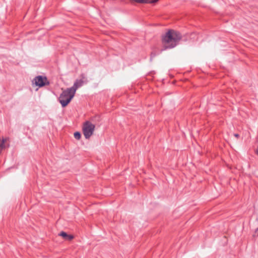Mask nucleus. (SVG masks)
Returning <instances> with one entry per match:
<instances>
[{
	"label": "nucleus",
	"mask_w": 258,
	"mask_h": 258,
	"mask_svg": "<svg viewBox=\"0 0 258 258\" xmlns=\"http://www.w3.org/2000/svg\"><path fill=\"white\" fill-rule=\"evenodd\" d=\"M182 38L181 34L178 31L169 29L162 36V43L164 49L175 47Z\"/></svg>",
	"instance_id": "f257e3e1"
},
{
	"label": "nucleus",
	"mask_w": 258,
	"mask_h": 258,
	"mask_svg": "<svg viewBox=\"0 0 258 258\" xmlns=\"http://www.w3.org/2000/svg\"><path fill=\"white\" fill-rule=\"evenodd\" d=\"M75 94L74 93L70 88H67L63 90L60 94L58 100L62 107H64L68 105L72 99L74 97Z\"/></svg>",
	"instance_id": "f03ea898"
},
{
	"label": "nucleus",
	"mask_w": 258,
	"mask_h": 258,
	"mask_svg": "<svg viewBox=\"0 0 258 258\" xmlns=\"http://www.w3.org/2000/svg\"><path fill=\"white\" fill-rule=\"evenodd\" d=\"M95 129V125L89 121L84 122L83 127V134L86 139H88L93 135Z\"/></svg>",
	"instance_id": "7ed1b4c3"
},
{
	"label": "nucleus",
	"mask_w": 258,
	"mask_h": 258,
	"mask_svg": "<svg viewBox=\"0 0 258 258\" xmlns=\"http://www.w3.org/2000/svg\"><path fill=\"white\" fill-rule=\"evenodd\" d=\"M33 83L39 87H42L45 85H49V82L47 80V78L42 76H38L35 77L33 80Z\"/></svg>",
	"instance_id": "20e7f679"
},
{
	"label": "nucleus",
	"mask_w": 258,
	"mask_h": 258,
	"mask_svg": "<svg viewBox=\"0 0 258 258\" xmlns=\"http://www.w3.org/2000/svg\"><path fill=\"white\" fill-rule=\"evenodd\" d=\"M81 77L82 79L77 80L75 82L74 85L72 87L69 88L75 94L77 89L83 86L84 84L83 79L85 78V75L84 74L81 75Z\"/></svg>",
	"instance_id": "39448f33"
},
{
	"label": "nucleus",
	"mask_w": 258,
	"mask_h": 258,
	"mask_svg": "<svg viewBox=\"0 0 258 258\" xmlns=\"http://www.w3.org/2000/svg\"><path fill=\"white\" fill-rule=\"evenodd\" d=\"M58 235L62 236L64 239L71 240L73 239L74 236L72 235H68L67 233L61 231Z\"/></svg>",
	"instance_id": "423d86ee"
},
{
	"label": "nucleus",
	"mask_w": 258,
	"mask_h": 258,
	"mask_svg": "<svg viewBox=\"0 0 258 258\" xmlns=\"http://www.w3.org/2000/svg\"><path fill=\"white\" fill-rule=\"evenodd\" d=\"M5 148V140L4 139H0V153L3 149Z\"/></svg>",
	"instance_id": "0eeeda50"
},
{
	"label": "nucleus",
	"mask_w": 258,
	"mask_h": 258,
	"mask_svg": "<svg viewBox=\"0 0 258 258\" xmlns=\"http://www.w3.org/2000/svg\"><path fill=\"white\" fill-rule=\"evenodd\" d=\"M74 137L76 139L79 140L81 138V135L80 132H76L74 133Z\"/></svg>",
	"instance_id": "6e6552de"
},
{
	"label": "nucleus",
	"mask_w": 258,
	"mask_h": 258,
	"mask_svg": "<svg viewBox=\"0 0 258 258\" xmlns=\"http://www.w3.org/2000/svg\"><path fill=\"white\" fill-rule=\"evenodd\" d=\"M159 0H145V4H153L157 2Z\"/></svg>",
	"instance_id": "1a4fd4ad"
},
{
	"label": "nucleus",
	"mask_w": 258,
	"mask_h": 258,
	"mask_svg": "<svg viewBox=\"0 0 258 258\" xmlns=\"http://www.w3.org/2000/svg\"><path fill=\"white\" fill-rule=\"evenodd\" d=\"M145 0H132L131 2L133 3L134 2L140 3V4H145Z\"/></svg>",
	"instance_id": "9d476101"
},
{
	"label": "nucleus",
	"mask_w": 258,
	"mask_h": 258,
	"mask_svg": "<svg viewBox=\"0 0 258 258\" xmlns=\"http://www.w3.org/2000/svg\"><path fill=\"white\" fill-rule=\"evenodd\" d=\"M155 56V53H151V58H153V57H154Z\"/></svg>",
	"instance_id": "9b49d317"
},
{
	"label": "nucleus",
	"mask_w": 258,
	"mask_h": 258,
	"mask_svg": "<svg viewBox=\"0 0 258 258\" xmlns=\"http://www.w3.org/2000/svg\"><path fill=\"white\" fill-rule=\"evenodd\" d=\"M234 136L236 138H238L239 137V135H238V134H235L234 135Z\"/></svg>",
	"instance_id": "f8f14e48"
},
{
	"label": "nucleus",
	"mask_w": 258,
	"mask_h": 258,
	"mask_svg": "<svg viewBox=\"0 0 258 258\" xmlns=\"http://www.w3.org/2000/svg\"><path fill=\"white\" fill-rule=\"evenodd\" d=\"M255 232L258 235V228L256 229Z\"/></svg>",
	"instance_id": "ddd939ff"
},
{
	"label": "nucleus",
	"mask_w": 258,
	"mask_h": 258,
	"mask_svg": "<svg viewBox=\"0 0 258 258\" xmlns=\"http://www.w3.org/2000/svg\"><path fill=\"white\" fill-rule=\"evenodd\" d=\"M255 153L258 155V148L256 150Z\"/></svg>",
	"instance_id": "4468645a"
}]
</instances>
